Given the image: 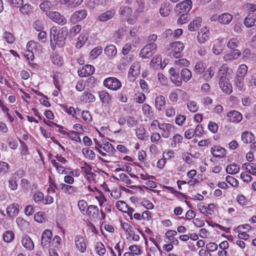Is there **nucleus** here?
I'll return each mask as SVG.
<instances>
[{
	"mask_svg": "<svg viewBox=\"0 0 256 256\" xmlns=\"http://www.w3.org/2000/svg\"><path fill=\"white\" fill-rule=\"evenodd\" d=\"M157 45L154 42H150L146 45L140 51L139 56L144 59L151 57L156 52Z\"/></svg>",
	"mask_w": 256,
	"mask_h": 256,
	"instance_id": "obj_3",
	"label": "nucleus"
},
{
	"mask_svg": "<svg viewBox=\"0 0 256 256\" xmlns=\"http://www.w3.org/2000/svg\"><path fill=\"white\" fill-rule=\"evenodd\" d=\"M59 188L65 194L70 195H75L78 192V188L72 184L61 183L59 184Z\"/></svg>",
	"mask_w": 256,
	"mask_h": 256,
	"instance_id": "obj_8",
	"label": "nucleus"
},
{
	"mask_svg": "<svg viewBox=\"0 0 256 256\" xmlns=\"http://www.w3.org/2000/svg\"><path fill=\"white\" fill-rule=\"evenodd\" d=\"M80 100L84 102H92L95 101V96L89 92H84L80 97Z\"/></svg>",
	"mask_w": 256,
	"mask_h": 256,
	"instance_id": "obj_36",
	"label": "nucleus"
},
{
	"mask_svg": "<svg viewBox=\"0 0 256 256\" xmlns=\"http://www.w3.org/2000/svg\"><path fill=\"white\" fill-rule=\"evenodd\" d=\"M52 236V234L50 230H45L41 236V244L43 246H47L49 245L51 238Z\"/></svg>",
	"mask_w": 256,
	"mask_h": 256,
	"instance_id": "obj_20",
	"label": "nucleus"
},
{
	"mask_svg": "<svg viewBox=\"0 0 256 256\" xmlns=\"http://www.w3.org/2000/svg\"><path fill=\"white\" fill-rule=\"evenodd\" d=\"M84 0H60L61 4L69 8H76L80 6Z\"/></svg>",
	"mask_w": 256,
	"mask_h": 256,
	"instance_id": "obj_24",
	"label": "nucleus"
},
{
	"mask_svg": "<svg viewBox=\"0 0 256 256\" xmlns=\"http://www.w3.org/2000/svg\"><path fill=\"white\" fill-rule=\"evenodd\" d=\"M216 74L218 78V81L228 80L232 78L234 71L226 64H223L220 67Z\"/></svg>",
	"mask_w": 256,
	"mask_h": 256,
	"instance_id": "obj_1",
	"label": "nucleus"
},
{
	"mask_svg": "<svg viewBox=\"0 0 256 256\" xmlns=\"http://www.w3.org/2000/svg\"><path fill=\"white\" fill-rule=\"evenodd\" d=\"M82 153L84 156L87 159L94 160L96 158V154L94 152L88 148H85L82 149Z\"/></svg>",
	"mask_w": 256,
	"mask_h": 256,
	"instance_id": "obj_41",
	"label": "nucleus"
},
{
	"mask_svg": "<svg viewBox=\"0 0 256 256\" xmlns=\"http://www.w3.org/2000/svg\"><path fill=\"white\" fill-rule=\"evenodd\" d=\"M192 8V2L190 0H185L176 4V11L178 13L188 14Z\"/></svg>",
	"mask_w": 256,
	"mask_h": 256,
	"instance_id": "obj_6",
	"label": "nucleus"
},
{
	"mask_svg": "<svg viewBox=\"0 0 256 256\" xmlns=\"http://www.w3.org/2000/svg\"><path fill=\"white\" fill-rule=\"evenodd\" d=\"M206 69V66L202 62H197L194 67V72L197 74H202Z\"/></svg>",
	"mask_w": 256,
	"mask_h": 256,
	"instance_id": "obj_47",
	"label": "nucleus"
},
{
	"mask_svg": "<svg viewBox=\"0 0 256 256\" xmlns=\"http://www.w3.org/2000/svg\"><path fill=\"white\" fill-rule=\"evenodd\" d=\"M170 8L169 4L167 2H164L162 4L160 8V13L162 16L166 17L168 16L170 13Z\"/></svg>",
	"mask_w": 256,
	"mask_h": 256,
	"instance_id": "obj_39",
	"label": "nucleus"
},
{
	"mask_svg": "<svg viewBox=\"0 0 256 256\" xmlns=\"http://www.w3.org/2000/svg\"><path fill=\"white\" fill-rule=\"evenodd\" d=\"M20 10L24 14H28L32 11V8L30 4H25L20 6Z\"/></svg>",
	"mask_w": 256,
	"mask_h": 256,
	"instance_id": "obj_62",
	"label": "nucleus"
},
{
	"mask_svg": "<svg viewBox=\"0 0 256 256\" xmlns=\"http://www.w3.org/2000/svg\"><path fill=\"white\" fill-rule=\"evenodd\" d=\"M115 13L116 12L114 9L108 10L99 15L97 17L96 20L100 22H106L112 19Z\"/></svg>",
	"mask_w": 256,
	"mask_h": 256,
	"instance_id": "obj_19",
	"label": "nucleus"
},
{
	"mask_svg": "<svg viewBox=\"0 0 256 256\" xmlns=\"http://www.w3.org/2000/svg\"><path fill=\"white\" fill-rule=\"evenodd\" d=\"M52 164L56 169V172L59 174H66L71 170L70 168H66L59 164L56 160H52Z\"/></svg>",
	"mask_w": 256,
	"mask_h": 256,
	"instance_id": "obj_23",
	"label": "nucleus"
},
{
	"mask_svg": "<svg viewBox=\"0 0 256 256\" xmlns=\"http://www.w3.org/2000/svg\"><path fill=\"white\" fill-rule=\"evenodd\" d=\"M242 168L252 175H256V164L254 163H244L242 165Z\"/></svg>",
	"mask_w": 256,
	"mask_h": 256,
	"instance_id": "obj_30",
	"label": "nucleus"
},
{
	"mask_svg": "<svg viewBox=\"0 0 256 256\" xmlns=\"http://www.w3.org/2000/svg\"><path fill=\"white\" fill-rule=\"evenodd\" d=\"M233 18L232 16L229 13H224L220 15V22L223 24L230 23Z\"/></svg>",
	"mask_w": 256,
	"mask_h": 256,
	"instance_id": "obj_40",
	"label": "nucleus"
},
{
	"mask_svg": "<svg viewBox=\"0 0 256 256\" xmlns=\"http://www.w3.org/2000/svg\"><path fill=\"white\" fill-rule=\"evenodd\" d=\"M256 21V16L254 14H248L244 20V25L248 28L254 26Z\"/></svg>",
	"mask_w": 256,
	"mask_h": 256,
	"instance_id": "obj_48",
	"label": "nucleus"
},
{
	"mask_svg": "<svg viewBox=\"0 0 256 256\" xmlns=\"http://www.w3.org/2000/svg\"><path fill=\"white\" fill-rule=\"evenodd\" d=\"M247 72H248L247 66L244 64H241L239 66V68L237 70L236 76H240V77L242 76V78H244L246 74L247 73Z\"/></svg>",
	"mask_w": 256,
	"mask_h": 256,
	"instance_id": "obj_55",
	"label": "nucleus"
},
{
	"mask_svg": "<svg viewBox=\"0 0 256 256\" xmlns=\"http://www.w3.org/2000/svg\"><path fill=\"white\" fill-rule=\"evenodd\" d=\"M22 246L28 250H32L34 248V244L31 238L27 236H24L22 240Z\"/></svg>",
	"mask_w": 256,
	"mask_h": 256,
	"instance_id": "obj_34",
	"label": "nucleus"
},
{
	"mask_svg": "<svg viewBox=\"0 0 256 256\" xmlns=\"http://www.w3.org/2000/svg\"><path fill=\"white\" fill-rule=\"evenodd\" d=\"M238 40L236 38H230L227 43V46L232 50H235L239 45Z\"/></svg>",
	"mask_w": 256,
	"mask_h": 256,
	"instance_id": "obj_63",
	"label": "nucleus"
},
{
	"mask_svg": "<svg viewBox=\"0 0 256 256\" xmlns=\"http://www.w3.org/2000/svg\"><path fill=\"white\" fill-rule=\"evenodd\" d=\"M101 148L110 154H113L116 152V150L113 145L107 142L102 144V146H101Z\"/></svg>",
	"mask_w": 256,
	"mask_h": 256,
	"instance_id": "obj_50",
	"label": "nucleus"
},
{
	"mask_svg": "<svg viewBox=\"0 0 256 256\" xmlns=\"http://www.w3.org/2000/svg\"><path fill=\"white\" fill-rule=\"evenodd\" d=\"M182 158L184 162L189 166L193 164L192 155L188 152H184L182 154Z\"/></svg>",
	"mask_w": 256,
	"mask_h": 256,
	"instance_id": "obj_46",
	"label": "nucleus"
},
{
	"mask_svg": "<svg viewBox=\"0 0 256 256\" xmlns=\"http://www.w3.org/2000/svg\"><path fill=\"white\" fill-rule=\"evenodd\" d=\"M183 137L180 134H174L172 138H171L170 146L172 148H176L177 146V144H179L182 143L183 140Z\"/></svg>",
	"mask_w": 256,
	"mask_h": 256,
	"instance_id": "obj_38",
	"label": "nucleus"
},
{
	"mask_svg": "<svg viewBox=\"0 0 256 256\" xmlns=\"http://www.w3.org/2000/svg\"><path fill=\"white\" fill-rule=\"evenodd\" d=\"M226 170L227 173L231 174H234L240 171V167L238 164H233L228 166Z\"/></svg>",
	"mask_w": 256,
	"mask_h": 256,
	"instance_id": "obj_49",
	"label": "nucleus"
},
{
	"mask_svg": "<svg viewBox=\"0 0 256 256\" xmlns=\"http://www.w3.org/2000/svg\"><path fill=\"white\" fill-rule=\"evenodd\" d=\"M100 210L95 205H90L88 206L85 214L92 219H96L99 216Z\"/></svg>",
	"mask_w": 256,
	"mask_h": 256,
	"instance_id": "obj_15",
	"label": "nucleus"
},
{
	"mask_svg": "<svg viewBox=\"0 0 256 256\" xmlns=\"http://www.w3.org/2000/svg\"><path fill=\"white\" fill-rule=\"evenodd\" d=\"M202 19L200 17H196L188 24V29L190 32L197 30L201 26Z\"/></svg>",
	"mask_w": 256,
	"mask_h": 256,
	"instance_id": "obj_25",
	"label": "nucleus"
},
{
	"mask_svg": "<svg viewBox=\"0 0 256 256\" xmlns=\"http://www.w3.org/2000/svg\"><path fill=\"white\" fill-rule=\"evenodd\" d=\"M74 174L72 172V170L71 169L66 173V174H65L66 176H64V184H73L74 182V178L73 177Z\"/></svg>",
	"mask_w": 256,
	"mask_h": 256,
	"instance_id": "obj_53",
	"label": "nucleus"
},
{
	"mask_svg": "<svg viewBox=\"0 0 256 256\" xmlns=\"http://www.w3.org/2000/svg\"><path fill=\"white\" fill-rule=\"evenodd\" d=\"M87 15V12L86 10L76 11L70 18V22L73 23L80 22L85 18Z\"/></svg>",
	"mask_w": 256,
	"mask_h": 256,
	"instance_id": "obj_13",
	"label": "nucleus"
},
{
	"mask_svg": "<svg viewBox=\"0 0 256 256\" xmlns=\"http://www.w3.org/2000/svg\"><path fill=\"white\" fill-rule=\"evenodd\" d=\"M169 74L170 75V80L177 86H180L182 84V80H180V74L178 72L173 68H171L169 70Z\"/></svg>",
	"mask_w": 256,
	"mask_h": 256,
	"instance_id": "obj_18",
	"label": "nucleus"
},
{
	"mask_svg": "<svg viewBox=\"0 0 256 256\" xmlns=\"http://www.w3.org/2000/svg\"><path fill=\"white\" fill-rule=\"evenodd\" d=\"M104 85L108 89L117 90L122 86L120 82L116 78L110 77L104 81Z\"/></svg>",
	"mask_w": 256,
	"mask_h": 256,
	"instance_id": "obj_4",
	"label": "nucleus"
},
{
	"mask_svg": "<svg viewBox=\"0 0 256 256\" xmlns=\"http://www.w3.org/2000/svg\"><path fill=\"white\" fill-rule=\"evenodd\" d=\"M95 251L96 254L100 256H104L106 252L105 246L101 242H98L95 244Z\"/></svg>",
	"mask_w": 256,
	"mask_h": 256,
	"instance_id": "obj_43",
	"label": "nucleus"
},
{
	"mask_svg": "<svg viewBox=\"0 0 256 256\" xmlns=\"http://www.w3.org/2000/svg\"><path fill=\"white\" fill-rule=\"evenodd\" d=\"M240 52L238 50H234L230 53L226 54L224 55L223 58L224 61L228 62L232 60L237 59L240 55Z\"/></svg>",
	"mask_w": 256,
	"mask_h": 256,
	"instance_id": "obj_31",
	"label": "nucleus"
},
{
	"mask_svg": "<svg viewBox=\"0 0 256 256\" xmlns=\"http://www.w3.org/2000/svg\"><path fill=\"white\" fill-rule=\"evenodd\" d=\"M244 78L238 76H236L234 80V84L238 90L243 92L246 90L244 84Z\"/></svg>",
	"mask_w": 256,
	"mask_h": 256,
	"instance_id": "obj_42",
	"label": "nucleus"
},
{
	"mask_svg": "<svg viewBox=\"0 0 256 256\" xmlns=\"http://www.w3.org/2000/svg\"><path fill=\"white\" fill-rule=\"evenodd\" d=\"M87 39L88 38L86 36L83 34H80L78 38L77 42L76 44V48H81L86 42Z\"/></svg>",
	"mask_w": 256,
	"mask_h": 256,
	"instance_id": "obj_64",
	"label": "nucleus"
},
{
	"mask_svg": "<svg viewBox=\"0 0 256 256\" xmlns=\"http://www.w3.org/2000/svg\"><path fill=\"white\" fill-rule=\"evenodd\" d=\"M52 62L58 66H62L64 64L62 57L56 54H53L50 57Z\"/></svg>",
	"mask_w": 256,
	"mask_h": 256,
	"instance_id": "obj_52",
	"label": "nucleus"
},
{
	"mask_svg": "<svg viewBox=\"0 0 256 256\" xmlns=\"http://www.w3.org/2000/svg\"><path fill=\"white\" fill-rule=\"evenodd\" d=\"M210 32L206 27L202 28L197 35V41L199 44H204L210 38Z\"/></svg>",
	"mask_w": 256,
	"mask_h": 256,
	"instance_id": "obj_10",
	"label": "nucleus"
},
{
	"mask_svg": "<svg viewBox=\"0 0 256 256\" xmlns=\"http://www.w3.org/2000/svg\"><path fill=\"white\" fill-rule=\"evenodd\" d=\"M224 38H218L214 42V44L212 48V52L216 55H218L222 52V43Z\"/></svg>",
	"mask_w": 256,
	"mask_h": 256,
	"instance_id": "obj_27",
	"label": "nucleus"
},
{
	"mask_svg": "<svg viewBox=\"0 0 256 256\" xmlns=\"http://www.w3.org/2000/svg\"><path fill=\"white\" fill-rule=\"evenodd\" d=\"M216 73V68L214 66H210L203 72L202 78L206 82L210 81Z\"/></svg>",
	"mask_w": 256,
	"mask_h": 256,
	"instance_id": "obj_29",
	"label": "nucleus"
},
{
	"mask_svg": "<svg viewBox=\"0 0 256 256\" xmlns=\"http://www.w3.org/2000/svg\"><path fill=\"white\" fill-rule=\"evenodd\" d=\"M6 212L10 216H16L19 212V205L15 203L10 204L6 208Z\"/></svg>",
	"mask_w": 256,
	"mask_h": 256,
	"instance_id": "obj_26",
	"label": "nucleus"
},
{
	"mask_svg": "<svg viewBox=\"0 0 256 256\" xmlns=\"http://www.w3.org/2000/svg\"><path fill=\"white\" fill-rule=\"evenodd\" d=\"M210 151L213 156L216 158H223L226 155V150L220 146H212Z\"/></svg>",
	"mask_w": 256,
	"mask_h": 256,
	"instance_id": "obj_22",
	"label": "nucleus"
},
{
	"mask_svg": "<svg viewBox=\"0 0 256 256\" xmlns=\"http://www.w3.org/2000/svg\"><path fill=\"white\" fill-rule=\"evenodd\" d=\"M218 84L221 90L226 94H230L232 92V86L230 83V80L218 81Z\"/></svg>",
	"mask_w": 256,
	"mask_h": 256,
	"instance_id": "obj_21",
	"label": "nucleus"
},
{
	"mask_svg": "<svg viewBox=\"0 0 256 256\" xmlns=\"http://www.w3.org/2000/svg\"><path fill=\"white\" fill-rule=\"evenodd\" d=\"M160 129L162 131V136L168 138L170 135V132L174 129V126L170 124L161 123Z\"/></svg>",
	"mask_w": 256,
	"mask_h": 256,
	"instance_id": "obj_12",
	"label": "nucleus"
},
{
	"mask_svg": "<svg viewBox=\"0 0 256 256\" xmlns=\"http://www.w3.org/2000/svg\"><path fill=\"white\" fill-rule=\"evenodd\" d=\"M49 18L54 22L60 25H64L67 22L64 16L57 12H50L47 14Z\"/></svg>",
	"mask_w": 256,
	"mask_h": 256,
	"instance_id": "obj_7",
	"label": "nucleus"
},
{
	"mask_svg": "<svg viewBox=\"0 0 256 256\" xmlns=\"http://www.w3.org/2000/svg\"><path fill=\"white\" fill-rule=\"evenodd\" d=\"M95 198L98 200V204L102 208L106 204V198L102 192H98V194L96 195Z\"/></svg>",
	"mask_w": 256,
	"mask_h": 256,
	"instance_id": "obj_57",
	"label": "nucleus"
},
{
	"mask_svg": "<svg viewBox=\"0 0 256 256\" xmlns=\"http://www.w3.org/2000/svg\"><path fill=\"white\" fill-rule=\"evenodd\" d=\"M75 244L80 252H84L86 249V243L84 237L76 236L74 238Z\"/></svg>",
	"mask_w": 256,
	"mask_h": 256,
	"instance_id": "obj_17",
	"label": "nucleus"
},
{
	"mask_svg": "<svg viewBox=\"0 0 256 256\" xmlns=\"http://www.w3.org/2000/svg\"><path fill=\"white\" fill-rule=\"evenodd\" d=\"M140 64L139 62L136 61L133 62L130 66L128 72V77L130 80H134L140 74Z\"/></svg>",
	"mask_w": 256,
	"mask_h": 256,
	"instance_id": "obj_5",
	"label": "nucleus"
},
{
	"mask_svg": "<svg viewBox=\"0 0 256 256\" xmlns=\"http://www.w3.org/2000/svg\"><path fill=\"white\" fill-rule=\"evenodd\" d=\"M119 13L124 16L128 17L132 15V10L129 6H122L120 8Z\"/></svg>",
	"mask_w": 256,
	"mask_h": 256,
	"instance_id": "obj_51",
	"label": "nucleus"
},
{
	"mask_svg": "<svg viewBox=\"0 0 256 256\" xmlns=\"http://www.w3.org/2000/svg\"><path fill=\"white\" fill-rule=\"evenodd\" d=\"M228 120L234 123L240 122L242 118V114L238 111L232 110L227 114Z\"/></svg>",
	"mask_w": 256,
	"mask_h": 256,
	"instance_id": "obj_16",
	"label": "nucleus"
},
{
	"mask_svg": "<svg viewBox=\"0 0 256 256\" xmlns=\"http://www.w3.org/2000/svg\"><path fill=\"white\" fill-rule=\"evenodd\" d=\"M162 58L161 56H156L152 58L150 62V65L153 68H155L156 66V68L160 67L161 68H164L166 64H164V66L162 63Z\"/></svg>",
	"mask_w": 256,
	"mask_h": 256,
	"instance_id": "obj_35",
	"label": "nucleus"
},
{
	"mask_svg": "<svg viewBox=\"0 0 256 256\" xmlns=\"http://www.w3.org/2000/svg\"><path fill=\"white\" fill-rule=\"evenodd\" d=\"M102 51V48L101 46H97L92 50L90 52V58L92 59L96 58L100 54Z\"/></svg>",
	"mask_w": 256,
	"mask_h": 256,
	"instance_id": "obj_58",
	"label": "nucleus"
},
{
	"mask_svg": "<svg viewBox=\"0 0 256 256\" xmlns=\"http://www.w3.org/2000/svg\"><path fill=\"white\" fill-rule=\"evenodd\" d=\"M180 78L182 82L184 81L186 82L189 81L192 77V72L187 68H184L180 71Z\"/></svg>",
	"mask_w": 256,
	"mask_h": 256,
	"instance_id": "obj_33",
	"label": "nucleus"
},
{
	"mask_svg": "<svg viewBox=\"0 0 256 256\" xmlns=\"http://www.w3.org/2000/svg\"><path fill=\"white\" fill-rule=\"evenodd\" d=\"M198 208L201 213L206 216H208L212 214L215 208V205L214 204H210L206 206L202 203H200L198 205Z\"/></svg>",
	"mask_w": 256,
	"mask_h": 256,
	"instance_id": "obj_14",
	"label": "nucleus"
},
{
	"mask_svg": "<svg viewBox=\"0 0 256 256\" xmlns=\"http://www.w3.org/2000/svg\"><path fill=\"white\" fill-rule=\"evenodd\" d=\"M98 95L102 102L109 103L111 102L112 97L106 91L100 92Z\"/></svg>",
	"mask_w": 256,
	"mask_h": 256,
	"instance_id": "obj_44",
	"label": "nucleus"
},
{
	"mask_svg": "<svg viewBox=\"0 0 256 256\" xmlns=\"http://www.w3.org/2000/svg\"><path fill=\"white\" fill-rule=\"evenodd\" d=\"M254 140V135L248 132H244L242 134V140L245 144L252 142Z\"/></svg>",
	"mask_w": 256,
	"mask_h": 256,
	"instance_id": "obj_37",
	"label": "nucleus"
},
{
	"mask_svg": "<svg viewBox=\"0 0 256 256\" xmlns=\"http://www.w3.org/2000/svg\"><path fill=\"white\" fill-rule=\"evenodd\" d=\"M27 50L32 52L33 50H40L41 46L40 44L33 40L29 41L26 44Z\"/></svg>",
	"mask_w": 256,
	"mask_h": 256,
	"instance_id": "obj_45",
	"label": "nucleus"
},
{
	"mask_svg": "<svg viewBox=\"0 0 256 256\" xmlns=\"http://www.w3.org/2000/svg\"><path fill=\"white\" fill-rule=\"evenodd\" d=\"M14 238V234L12 230H6L3 235L4 240L6 242H11Z\"/></svg>",
	"mask_w": 256,
	"mask_h": 256,
	"instance_id": "obj_56",
	"label": "nucleus"
},
{
	"mask_svg": "<svg viewBox=\"0 0 256 256\" xmlns=\"http://www.w3.org/2000/svg\"><path fill=\"white\" fill-rule=\"evenodd\" d=\"M78 206L80 212L83 214H85L86 208H88V204L86 200H82L78 202Z\"/></svg>",
	"mask_w": 256,
	"mask_h": 256,
	"instance_id": "obj_61",
	"label": "nucleus"
},
{
	"mask_svg": "<svg viewBox=\"0 0 256 256\" xmlns=\"http://www.w3.org/2000/svg\"><path fill=\"white\" fill-rule=\"evenodd\" d=\"M116 208L120 212H126L128 210V205L123 200H118L116 204Z\"/></svg>",
	"mask_w": 256,
	"mask_h": 256,
	"instance_id": "obj_59",
	"label": "nucleus"
},
{
	"mask_svg": "<svg viewBox=\"0 0 256 256\" xmlns=\"http://www.w3.org/2000/svg\"><path fill=\"white\" fill-rule=\"evenodd\" d=\"M128 250L135 256H140L142 253V250L140 246L138 245L134 244L128 247Z\"/></svg>",
	"mask_w": 256,
	"mask_h": 256,
	"instance_id": "obj_54",
	"label": "nucleus"
},
{
	"mask_svg": "<svg viewBox=\"0 0 256 256\" xmlns=\"http://www.w3.org/2000/svg\"><path fill=\"white\" fill-rule=\"evenodd\" d=\"M58 32L56 26H53L50 30V46L52 50H54L56 46H58Z\"/></svg>",
	"mask_w": 256,
	"mask_h": 256,
	"instance_id": "obj_9",
	"label": "nucleus"
},
{
	"mask_svg": "<svg viewBox=\"0 0 256 256\" xmlns=\"http://www.w3.org/2000/svg\"><path fill=\"white\" fill-rule=\"evenodd\" d=\"M166 104V100L164 96H158L155 98V107L158 111H161Z\"/></svg>",
	"mask_w": 256,
	"mask_h": 256,
	"instance_id": "obj_32",
	"label": "nucleus"
},
{
	"mask_svg": "<svg viewBox=\"0 0 256 256\" xmlns=\"http://www.w3.org/2000/svg\"><path fill=\"white\" fill-rule=\"evenodd\" d=\"M180 14L177 20L178 24H186L189 20L190 16L188 14L186 13H178Z\"/></svg>",
	"mask_w": 256,
	"mask_h": 256,
	"instance_id": "obj_60",
	"label": "nucleus"
},
{
	"mask_svg": "<svg viewBox=\"0 0 256 256\" xmlns=\"http://www.w3.org/2000/svg\"><path fill=\"white\" fill-rule=\"evenodd\" d=\"M104 54L110 59L113 58L117 54V50L114 45L110 44L106 46L104 49Z\"/></svg>",
	"mask_w": 256,
	"mask_h": 256,
	"instance_id": "obj_28",
	"label": "nucleus"
},
{
	"mask_svg": "<svg viewBox=\"0 0 256 256\" xmlns=\"http://www.w3.org/2000/svg\"><path fill=\"white\" fill-rule=\"evenodd\" d=\"M95 70L94 66L90 64H86L79 68L78 70V74L80 77H86L92 75Z\"/></svg>",
	"mask_w": 256,
	"mask_h": 256,
	"instance_id": "obj_11",
	"label": "nucleus"
},
{
	"mask_svg": "<svg viewBox=\"0 0 256 256\" xmlns=\"http://www.w3.org/2000/svg\"><path fill=\"white\" fill-rule=\"evenodd\" d=\"M184 44L180 42H174L170 44V54L176 58H179L183 56L182 51Z\"/></svg>",
	"mask_w": 256,
	"mask_h": 256,
	"instance_id": "obj_2",
	"label": "nucleus"
}]
</instances>
